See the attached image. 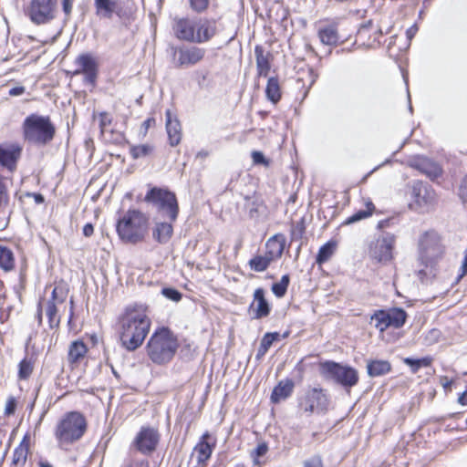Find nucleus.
<instances>
[{
  "mask_svg": "<svg viewBox=\"0 0 467 467\" xmlns=\"http://www.w3.org/2000/svg\"><path fill=\"white\" fill-rule=\"evenodd\" d=\"M462 273L461 276L464 275L467 272V248L465 251V256H464V259H463V262L462 265Z\"/></svg>",
  "mask_w": 467,
  "mask_h": 467,
  "instance_id": "61",
  "label": "nucleus"
},
{
  "mask_svg": "<svg viewBox=\"0 0 467 467\" xmlns=\"http://www.w3.org/2000/svg\"><path fill=\"white\" fill-rule=\"evenodd\" d=\"M205 49L195 46L181 47L175 50L177 63L180 67H191L201 62L205 56Z\"/></svg>",
  "mask_w": 467,
  "mask_h": 467,
  "instance_id": "14",
  "label": "nucleus"
},
{
  "mask_svg": "<svg viewBox=\"0 0 467 467\" xmlns=\"http://www.w3.org/2000/svg\"><path fill=\"white\" fill-rule=\"evenodd\" d=\"M336 246L337 244L335 242H327L321 246L317 256V263L321 265L327 262L333 255Z\"/></svg>",
  "mask_w": 467,
  "mask_h": 467,
  "instance_id": "41",
  "label": "nucleus"
},
{
  "mask_svg": "<svg viewBox=\"0 0 467 467\" xmlns=\"http://www.w3.org/2000/svg\"><path fill=\"white\" fill-rule=\"evenodd\" d=\"M266 247L268 249L267 254L274 258L280 257L285 248V237L283 234H275L271 237L267 243Z\"/></svg>",
  "mask_w": 467,
  "mask_h": 467,
  "instance_id": "29",
  "label": "nucleus"
},
{
  "mask_svg": "<svg viewBox=\"0 0 467 467\" xmlns=\"http://www.w3.org/2000/svg\"><path fill=\"white\" fill-rule=\"evenodd\" d=\"M318 37L324 45L327 46L337 45L339 40L337 29L334 25H328L319 28Z\"/></svg>",
  "mask_w": 467,
  "mask_h": 467,
  "instance_id": "26",
  "label": "nucleus"
},
{
  "mask_svg": "<svg viewBox=\"0 0 467 467\" xmlns=\"http://www.w3.org/2000/svg\"><path fill=\"white\" fill-rule=\"evenodd\" d=\"M122 467H149V462L143 458L131 456L125 460Z\"/></svg>",
  "mask_w": 467,
  "mask_h": 467,
  "instance_id": "44",
  "label": "nucleus"
},
{
  "mask_svg": "<svg viewBox=\"0 0 467 467\" xmlns=\"http://www.w3.org/2000/svg\"><path fill=\"white\" fill-rule=\"evenodd\" d=\"M57 0H30L25 12L36 25L49 23L56 17Z\"/></svg>",
  "mask_w": 467,
  "mask_h": 467,
  "instance_id": "10",
  "label": "nucleus"
},
{
  "mask_svg": "<svg viewBox=\"0 0 467 467\" xmlns=\"http://www.w3.org/2000/svg\"><path fill=\"white\" fill-rule=\"evenodd\" d=\"M366 207H367L366 210H359L357 213H355L353 215L347 218L346 221L343 223V224L348 225L351 223H355L358 221H361L363 219H366V218L371 216L375 210L374 204L371 202H367Z\"/></svg>",
  "mask_w": 467,
  "mask_h": 467,
  "instance_id": "35",
  "label": "nucleus"
},
{
  "mask_svg": "<svg viewBox=\"0 0 467 467\" xmlns=\"http://www.w3.org/2000/svg\"><path fill=\"white\" fill-rule=\"evenodd\" d=\"M371 322H374V326L380 332H384L390 327L389 316L386 310H379L371 317Z\"/></svg>",
  "mask_w": 467,
  "mask_h": 467,
  "instance_id": "39",
  "label": "nucleus"
},
{
  "mask_svg": "<svg viewBox=\"0 0 467 467\" xmlns=\"http://www.w3.org/2000/svg\"><path fill=\"white\" fill-rule=\"evenodd\" d=\"M273 256L267 253L265 255H256L249 261L251 269L256 272L265 271L273 261Z\"/></svg>",
  "mask_w": 467,
  "mask_h": 467,
  "instance_id": "36",
  "label": "nucleus"
},
{
  "mask_svg": "<svg viewBox=\"0 0 467 467\" xmlns=\"http://www.w3.org/2000/svg\"><path fill=\"white\" fill-rule=\"evenodd\" d=\"M95 15L100 19H111L118 12L119 0H93Z\"/></svg>",
  "mask_w": 467,
  "mask_h": 467,
  "instance_id": "22",
  "label": "nucleus"
},
{
  "mask_svg": "<svg viewBox=\"0 0 467 467\" xmlns=\"http://www.w3.org/2000/svg\"><path fill=\"white\" fill-rule=\"evenodd\" d=\"M396 244V236L388 232H382L368 244L369 257L382 264L390 262L393 258V250Z\"/></svg>",
  "mask_w": 467,
  "mask_h": 467,
  "instance_id": "9",
  "label": "nucleus"
},
{
  "mask_svg": "<svg viewBox=\"0 0 467 467\" xmlns=\"http://www.w3.org/2000/svg\"><path fill=\"white\" fill-rule=\"evenodd\" d=\"M252 159L254 164L268 165V161L261 151L254 150L252 152Z\"/></svg>",
  "mask_w": 467,
  "mask_h": 467,
  "instance_id": "52",
  "label": "nucleus"
},
{
  "mask_svg": "<svg viewBox=\"0 0 467 467\" xmlns=\"http://www.w3.org/2000/svg\"><path fill=\"white\" fill-rule=\"evenodd\" d=\"M38 466L39 467H53L51 463H49L46 460H41L39 461L38 462Z\"/></svg>",
  "mask_w": 467,
  "mask_h": 467,
  "instance_id": "63",
  "label": "nucleus"
},
{
  "mask_svg": "<svg viewBox=\"0 0 467 467\" xmlns=\"http://www.w3.org/2000/svg\"><path fill=\"white\" fill-rule=\"evenodd\" d=\"M320 371L324 377L334 380L345 389H350L356 386L359 379L357 369L334 361L321 363Z\"/></svg>",
  "mask_w": 467,
  "mask_h": 467,
  "instance_id": "8",
  "label": "nucleus"
},
{
  "mask_svg": "<svg viewBox=\"0 0 467 467\" xmlns=\"http://www.w3.org/2000/svg\"><path fill=\"white\" fill-rule=\"evenodd\" d=\"M173 228L171 223H157L153 230V238L161 243L166 244L171 237Z\"/></svg>",
  "mask_w": 467,
  "mask_h": 467,
  "instance_id": "27",
  "label": "nucleus"
},
{
  "mask_svg": "<svg viewBox=\"0 0 467 467\" xmlns=\"http://www.w3.org/2000/svg\"><path fill=\"white\" fill-rule=\"evenodd\" d=\"M404 363L410 367V369L413 373H416L421 367H430L432 363V358L424 357L419 359L406 358H404Z\"/></svg>",
  "mask_w": 467,
  "mask_h": 467,
  "instance_id": "42",
  "label": "nucleus"
},
{
  "mask_svg": "<svg viewBox=\"0 0 467 467\" xmlns=\"http://www.w3.org/2000/svg\"><path fill=\"white\" fill-rule=\"evenodd\" d=\"M294 389V383L290 379L283 380L278 383L273 389L271 400L274 403H278L283 400L288 398Z\"/></svg>",
  "mask_w": 467,
  "mask_h": 467,
  "instance_id": "25",
  "label": "nucleus"
},
{
  "mask_svg": "<svg viewBox=\"0 0 467 467\" xmlns=\"http://www.w3.org/2000/svg\"><path fill=\"white\" fill-rule=\"evenodd\" d=\"M288 285L289 276L288 275H285L278 283L273 284L272 291L277 297H283L286 293Z\"/></svg>",
  "mask_w": 467,
  "mask_h": 467,
  "instance_id": "43",
  "label": "nucleus"
},
{
  "mask_svg": "<svg viewBox=\"0 0 467 467\" xmlns=\"http://www.w3.org/2000/svg\"><path fill=\"white\" fill-rule=\"evenodd\" d=\"M160 435L154 428L142 427L136 435L133 444L143 454H150L155 451Z\"/></svg>",
  "mask_w": 467,
  "mask_h": 467,
  "instance_id": "13",
  "label": "nucleus"
},
{
  "mask_svg": "<svg viewBox=\"0 0 467 467\" xmlns=\"http://www.w3.org/2000/svg\"><path fill=\"white\" fill-rule=\"evenodd\" d=\"M33 368L29 361L26 359H23L19 364V378L20 379H27L32 373Z\"/></svg>",
  "mask_w": 467,
  "mask_h": 467,
  "instance_id": "46",
  "label": "nucleus"
},
{
  "mask_svg": "<svg viewBox=\"0 0 467 467\" xmlns=\"http://www.w3.org/2000/svg\"><path fill=\"white\" fill-rule=\"evenodd\" d=\"M254 313V317L260 319L270 314V306L265 297V290L263 288L255 289L254 293V301L250 306Z\"/></svg>",
  "mask_w": 467,
  "mask_h": 467,
  "instance_id": "19",
  "label": "nucleus"
},
{
  "mask_svg": "<svg viewBox=\"0 0 467 467\" xmlns=\"http://www.w3.org/2000/svg\"><path fill=\"white\" fill-rule=\"evenodd\" d=\"M440 382L445 389H450L452 384V380L449 379L447 377H441Z\"/></svg>",
  "mask_w": 467,
  "mask_h": 467,
  "instance_id": "60",
  "label": "nucleus"
},
{
  "mask_svg": "<svg viewBox=\"0 0 467 467\" xmlns=\"http://www.w3.org/2000/svg\"><path fill=\"white\" fill-rule=\"evenodd\" d=\"M87 430V421L82 414L77 411L67 412L58 421L55 437L60 446L72 444L78 441Z\"/></svg>",
  "mask_w": 467,
  "mask_h": 467,
  "instance_id": "5",
  "label": "nucleus"
},
{
  "mask_svg": "<svg viewBox=\"0 0 467 467\" xmlns=\"http://www.w3.org/2000/svg\"><path fill=\"white\" fill-rule=\"evenodd\" d=\"M22 128L25 140L39 145H45L51 141L56 131L49 117L37 114L27 116Z\"/></svg>",
  "mask_w": 467,
  "mask_h": 467,
  "instance_id": "4",
  "label": "nucleus"
},
{
  "mask_svg": "<svg viewBox=\"0 0 467 467\" xmlns=\"http://www.w3.org/2000/svg\"><path fill=\"white\" fill-rule=\"evenodd\" d=\"M410 166L418 169L431 179H436L441 174V167L427 158L413 159L410 161Z\"/></svg>",
  "mask_w": 467,
  "mask_h": 467,
  "instance_id": "20",
  "label": "nucleus"
},
{
  "mask_svg": "<svg viewBox=\"0 0 467 467\" xmlns=\"http://www.w3.org/2000/svg\"><path fill=\"white\" fill-rule=\"evenodd\" d=\"M146 348L150 359L155 364L162 365L172 359L179 343L170 329L161 327L150 336Z\"/></svg>",
  "mask_w": 467,
  "mask_h": 467,
  "instance_id": "2",
  "label": "nucleus"
},
{
  "mask_svg": "<svg viewBox=\"0 0 467 467\" xmlns=\"http://www.w3.org/2000/svg\"><path fill=\"white\" fill-rule=\"evenodd\" d=\"M459 403L467 405V391L463 392L458 399Z\"/></svg>",
  "mask_w": 467,
  "mask_h": 467,
  "instance_id": "62",
  "label": "nucleus"
},
{
  "mask_svg": "<svg viewBox=\"0 0 467 467\" xmlns=\"http://www.w3.org/2000/svg\"><path fill=\"white\" fill-rule=\"evenodd\" d=\"M417 31H418V27L416 25H413L410 28H408L406 31V36H407L408 39L411 40L413 38V36L416 35Z\"/></svg>",
  "mask_w": 467,
  "mask_h": 467,
  "instance_id": "58",
  "label": "nucleus"
},
{
  "mask_svg": "<svg viewBox=\"0 0 467 467\" xmlns=\"http://www.w3.org/2000/svg\"><path fill=\"white\" fill-rule=\"evenodd\" d=\"M28 451V442L26 436L21 443L14 451L12 464L15 467H23L26 462Z\"/></svg>",
  "mask_w": 467,
  "mask_h": 467,
  "instance_id": "30",
  "label": "nucleus"
},
{
  "mask_svg": "<svg viewBox=\"0 0 467 467\" xmlns=\"http://www.w3.org/2000/svg\"><path fill=\"white\" fill-rule=\"evenodd\" d=\"M20 153L21 149L17 146H0V164L6 167L10 171H14Z\"/></svg>",
  "mask_w": 467,
  "mask_h": 467,
  "instance_id": "23",
  "label": "nucleus"
},
{
  "mask_svg": "<svg viewBox=\"0 0 467 467\" xmlns=\"http://www.w3.org/2000/svg\"><path fill=\"white\" fill-rule=\"evenodd\" d=\"M145 202L153 204L159 213L171 221L176 220L179 206L173 192L166 189L153 187L147 192Z\"/></svg>",
  "mask_w": 467,
  "mask_h": 467,
  "instance_id": "7",
  "label": "nucleus"
},
{
  "mask_svg": "<svg viewBox=\"0 0 467 467\" xmlns=\"http://www.w3.org/2000/svg\"><path fill=\"white\" fill-rule=\"evenodd\" d=\"M154 151V147L150 144L132 145L130 148V154L134 159L146 158Z\"/></svg>",
  "mask_w": 467,
  "mask_h": 467,
  "instance_id": "37",
  "label": "nucleus"
},
{
  "mask_svg": "<svg viewBox=\"0 0 467 467\" xmlns=\"http://www.w3.org/2000/svg\"><path fill=\"white\" fill-rule=\"evenodd\" d=\"M120 341L129 351L140 348L150 332V319L142 306H130L119 320Z\"/></svg>",
  "mask_w": 467,
  "mask_h": 467,
  "instance_id": "1",
  "label": "nucleus"
},
{
  "mask_svg": "<svg viewBox=\"0 0 467 467\" xmlns=\"http://www.w3.org/2000/svg\"><path fill=\"white\" fill-rule=\"evenodd\" d=\"M112 121L111 117L109 114L103 112L99 115V127L101 129V132L104 133L108 130V128L110 126Z\"/></svg>",
  "mask_w": 467,
  "mask_h": 467,
  "instance_id": "49",
  "label": "nucleus"
},
{
  "mask_svg": "<svg viewBox=\"0 0 467 467\" xmlns=\"http://www.w3.org/2000/svg\"><path fill=\"white\" fill-rule=\"evenodd\" d=\"M298 406L305 413H321L327 410L328 398L322 389H309L299 399Z\"/></svg>",
  "mask_w": 467,
  "mask_h": 467,
  "instance_id": "11",
  "label": "nucleus"
},
{
  "mask_svg": "<svg viewBox=\"0 0 467 467\" xmlns=\"http://www.w3.org/2000/svg\"><path fill=\"white\" fill-rule=\"evenodd\" d=\"M467 187V177L463 179L462 184L461 186V194H463V188Z\"/></svg>",
  "mask_w": 467,
  "mask_h": 467,
  "instance_id": "64",
  "label": "nucleus"
},
{
  "mask_svg": "<svg viewBox=\"0 0 467 467\" xmlns=\"http://www.w3.org/2000/svg\"><path fill=\"white\" fill-rule=\"evenodd\" d=\"M161 294L166 298H168L171 301H174V302H178L182 299V294L174 288H171V287L163 288L161 290Z\"/></svg>",
  "mask_w": 467,
  "mask_h": 467,
  "instance_id": "48",
  "label": "nucleus"
},
{
  "mask_svg": "<svg viewBox=\"0 0 467 467\" xmlns=\"http://www.w3.org/2000/svg\"><path fill=\"white\" fill-rule=\"evenodd\" d=\"M45 312L48 318L50 328L58 327L60 323V316L57 314V304L54 303V301H47Z\"/></svg>",
  "mask_w": 467,
  "mask_h": 467,
  "instance_id": "34",
  "label": "nucleus"
},
{
  "mask_svg": "<svg viewBox=\"0 0 467 467\" xmlns=\"http://www.w3.org/2000/svg\"><path fill=\"white\" fill-rule=\"evenodd\" d=\"M304 467H324L322 458L319 455H314L303 462Z\"/></svg>",
  "mask_w": 467,
  "mask_h": 467,
  "instance_id": "50",
  "label": "nucleus"
},
{
  "mask_svg": "<svg viewBox=\"0 0 467 467\" xmlns=\"http://www.w3.org/2000/svg\"><path fill=\"white\" fill-rule=\"evenodd\" d=\"M210 438V433L205 431L193 449V455H195L197 463L201 466H204L206 464L213 453V448L215 447V442L212 444L209 442Z\"/></svg>",
  "mask_w": 467,
  "mask_h": 467,
  "instance_id": "17",
  "label": "nucleus"
},
{
  "mask_svg": "<svg viewBox=\"0 0 467 467\" xmlns=\"http://www.w3.org/2000/svg\"><path fill=\"white\" fill-rule=\"evenodd\" d=\"M445 246L435 231L422 234L418 242V260L426 267H433L444 255Z\"/></svg>",
  "mask_w": 467,
  "mask_h": 467,
  "instance_id": "6",
  "label": "nucleus"
},
{
  "mask_svg": "<svg viewBox=\"0 0 467 467\" xmlns=\"http://www.w3.org/2000/svg\"><path fill=\"white\" fill-rule=\"evenodd\" d=\"M368 374L370 377H379L390 371L391 366L387 360H370L367 365Z\"/></svg>",
  "mask_w": 467,
  "mask_h": 467,
  "instance_id": "28",
  "label": "nucleus"
},
{
  "mask_svg": "<svg viewBox=\"0 0 467 467\" xmlns=\"http://www.w3.org/2000/svg\"><path fill=\"white\" fill-rule=\"evenodd\" d=\"M191 6L196 12H202L208 6L209 0H190Z\"/></svg>",
  "mask_w": 467,
  "mask_h": 467,
  "instance_id": "51",
  "label": "nucleus"
},
{
  "mask_svg": "<svg viewBox=\"0 0 467 467\" xmlns=\"http://www.w3.org/2000/svg\"><path fill=\"white\" fill-rule=\"evenodd\" d=\"M15 266L14 254L6 247L0 246V267L5 271H10Z\"/></svg>",
  "mask_w": 467,
  "mask_h": 467,
  "instance_id": "40",
  "label": "nucleus"
},
{
  "mask_svg": "<svg viewBox=\"0 0 467 467\" xmlns=\"http://www.w3.org/2000/svg\"><path fill=\"white\" fill-rule=\"evenodd\" d=\"M166 130L170 145L171 147L177 146L182 140V127L180 121L172 116L170 109L166 110Z\"/></svg>",
  "mask_w": 467,
  "mask_h": 467,
  "instance_id": "21",
  "label": "nucleus"
},
{
  "mask_svg": "<svg viewBox=\"0 0 467 467\" xmlns=\"http://www.w3.org/2000/svg\"><path fill=\"white\" fill-rule=\"evenodd\" d=\"M389 316V320L390 323V327L395 328L401 327L407 319V314L402 308L394 307L389 310H386Z\"/></svg>",
  "mask_w": 467,
  "mask_h": 467,
  "instance_id": "33",
  "label": "nucleus"
},
{
  "mask_svg": "<svg viewBox=\"0 0 467 467\" xmlns=\"http://www.w3.org/2000/svg\"><path fill=\"white\" fill-rule=\"evenodd\" d=\"M411 194L415 203L422 209L429 208L435 202L434 191L421 182H414Z\"/></svg>",
  "mask_w": 467,
  "mask_h": 467,
  "instance_id": "15",
  "label": "nucleus"
},
{
  "mask_svg": "<svg viewBox=\"0 0 467 467\" xmlns=\"http://www.w3.org/2000/svg\"><path fill=\"white\" fill-rule=\"evenodd\" d=\"M75 0H62L63 12L67 17H69L73 3Z\"/></svg>",
  "mask_w": 467,
  "mask_h": 467,
  "instance_id": "54",
  "label": "nucleus"
},
{
  "mask_svg": "<svg viewBox=\"0 0 467 467\" xmlns=\"http://www.w3.org/2000/svg\"><path fill=\"white\" fill-rule=\"evenodd\" d=\"M147 228L148 219L138 210H129L117 223V233L119 238L133 244L143 239Z\"/></svg>",
  "mask_w": 467,
  "mask_h": 467,
  "instance_id": "3",
  "label": "nucleus"
},
{
  "mask_svg": "<svg viewBox=\"0 0 467 467\" xmlns=\"http://www.w3.org/2000/svg\"><path fill=\"white\" fill-rule=\"evenodd\" d=\"M88 351L87 346L79 340L74 341L69 346L68 349V360L71 363H77L80 359L84 358Z\"/></svg>",
  "mask_w": 467,
  "mask_h": 467,
  "instance_id": "31",
  "label": "nucleus"
},
{
  "mask_svg": "<svg viewBox=\"0 0 467 467\" xmlns=\"http://www.w3.org/2000/svg\"><path fill=\"white\" fill-rule=\"evenodd\" d=\"M195 43H203L210 40L216 33L214 21L195 19Z\"/></svg>",
  "mask_w": 467,
  "mask_h": 467,
  "instance_id": "18",
  "label": "nucleus"
},
{
  "mask_svg": "<svg viewBox=\"0 0 467 467\" xmlns=\"http://www.w3.org/2000/svg\"><path fill=\"white\" fill-rule=\"evenodd\" d=\"M75 70L72 72L74 76L84 75V81L94 86L98 77V63L90 54L79 55L75 62Z\"/></svg>",
  "mask_w": 467,
  "mask_h": 467,
  "instance_id": "12",
  "label": "nucleus"
},
{
  "mask_svg": "<svg viewBox=\"0 0 467 467\" xmlns=\"http://www.w3.org/2000/svg\"><path fill=\"white\" fill-rule=\"evenodd\" d=\"M195 19L174 18L172 30L175 36L183 41L195 43Z\"/></svg>",
  "mask_w": 467,
  "mask_h": 467,
  "instance_id": "16",
  "label": "nucleus"
},
{
  "mask_svg": "<svg viewBox=\"0 0 467 467\" xmlns=\"http://www.w3.org/2000/svg\"><path fill=\"white\" fill-rule=\"evenodd\" d=\"M94 233V227L91 223H87L84 225L83 227V234L86 236V237H89L93 234Z\"/></svg>",
  "mask_w": 467,
  "mask_h": 467,
  "instance_id": "57",
  "label": "nucleus"
},
{
  "mask_svg": "<svg viewBox=\"0 0 467 467\" xmlns=\"http://www.w3.org/2000/svg\"><path fill=\"white\" fill-rule=\"evenodd\" d=\"M16 408V401L15 398L10 397L8 398L5 407V414L9 416L15 413Z\"/></svg>",
  "mask_w": 467,
  "mask_h": 467,
  "instance_id": "53",
  "label": "nucleus"
},
{
  "mask_svg": "<svg viewBox=\"0 0 467 467\" xmlns=\"http://www.w3.org/2000/svg\"><path fill=\"white\" fill-rule=\"evenodd\" d=\"M195 75H196V79H197L199 85H201L202 82H204L206 80L207 72L196 71Z\"/></svg>",
  "mask_w": 467,
  "mask_h": 467,
  "instance_id": "59",
  "label": "nucleus"
},
{
  "mask_svg": "<svg viewBox=\"0 0 467 467\" xmlns=\"http://www.w3.org/2000/svg\"><path fill=\"white\" fill-rule=\"evenodd\" d=\"M24 93H25V88L24 87H15V88H12L9 90V95L12 96V97L20 96V95H22Z\"/></svg>",
  "mask_w": 467,
  "mask_h": 467,
  "instance_id": "56",
  "label": "nucleus"
},
{
  "mask_svg": "<svg viewBox=\"0 0 467 467\" xmlns=\"http://www.w3.org/2000/svg\"><path fill=\"white\" fill-rule=\"evenodd\" d=\"M67 294L61 286H56L51 295V298L48 301H54L56 304H63L66 300Z\"/></svg>",
  "mask_w": 467,
  "mask_h": 467,
  "instance_id": "45",
  "label": "nucleus"
},
{
  "mask_svg": "<svg viewBox=\"0 0 467 467\" xmlns=\"http://www.w3.org/2000/svg\"><path fill=\"white\" fill-rule=\"evenodd\" d=\"M265 95L267 99L273 103H276L281 99L280 84L277 78H269L265 88Z\"/></svg>",
  "mask_w": 467,
  "mask_h": 467,
  "instance_id": "32",
  "label": "nucleus"
},
{
  "mask_svg": "<svg viewBox=\"0 0 467 467\" xmlns=\"http://www.w3.org/2000/svg\"><path fill=\"white\" fill-rule=\"evenodd\" d=\"M6 188L2 177L0 176V204L6 199Z\"/></svg>",
  "mask_w": 467,
  "mask_h": 467,
  "instance_id": "55",
  "label": "nucleus"
},
{
  "mask_svg": "<svg viewBox=\"0 0 467 467\" xmlns=\"http://www.w3.org/2000/svg\"><path fill=\"white\" fill-rule=\"evenodd\" d=\"M254 55L258 77H267L271 68L272 55L270 52L265 51L262 46L254 47Z\"/></svg>",
  "mask_w": 467,
  "mask_h": 467,
  "instance_id": "24",
  "label": "nucleus"
},
{
  "mask_svg": "<svg viewBox=\"0 0 467 467\" xmlns=\"http://www.w3.org/2000/svg\"><path fill=\"white\" fill-rule=\"evenodd\" d=\"M268 451V447L265 443H260L256 446V448L251 452V457L255 464H258V458L266 454Z\"/></svg>",
  "mask_w": 467,
  "mask_h": 467,
  "instance_id": "47",
  "label": "nucleus"
},
{
  "mask_svg": "<svg viewBox=\"0 0 467 467\" xmlns=\"http://www.w3.org/2000/svg\"><path fill=\"white\" fill-rule=\"evenodd\" d=\"M280 338V334L277 332L274 333H266L263 337L260 342V346L257 351V357H263L266 354L274 341L278 340Z\"/></svg>",
  "mask_w": 467,
  "mask_h": 467,
  "instance_id": "38",
  "label": "nucleus"
}]
</instances>
